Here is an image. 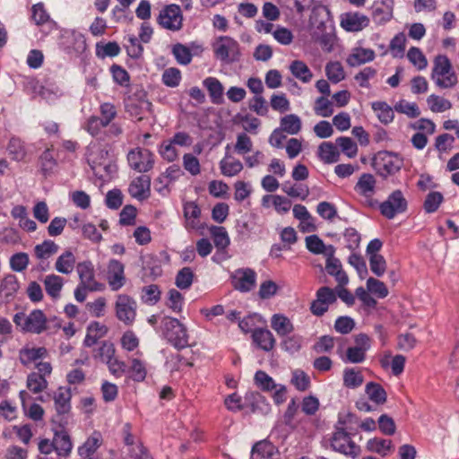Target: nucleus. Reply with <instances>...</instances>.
Wrapping results in <instances>:
<instances>
[{
  "label": "nucleus",
  "instance_id": "cd10ccee",
  "mask_svg": "<svg viewBox=\"0 0 459 459\" xmlns=\"http://www.w3.org/2000/svg\"><path fill=\"white\" fill-rule=\"evenodd\" d=\"M358 428L359 419L355 414L351 412L339 414L335 429L353 435V432L356 431Z\"/></svg>",
  "mask_w": 459,
  "mask_h": 459
},
{
  "label": "nucleus",
  "instance_id": "dca6fc26",
  "mask_svg": "<svg viewBox=\"0 0 459 459\" xmlns=\"http://www.w3.org/2000/svg\"><path fill=\"white\" fill-rule=\"evenodd\" d=\"M128 193L139 201L148 199L151 195V178L147 175L135 178L128 186Z\"/></svg>",
  "mask_w": 459,
  "mask_h": 459
},
{
  "label": "nucleus",
  "instance_id": "680f3d73",
  "mask_svg": "<svg viewBox=\"0 0 459 459\" xmlns=\"http://www.w3.org/2000/svg\"><path fill=\"white\" fill-rule=\"evenodd\" d=\"M161 80L168 87H177L181 81V73L176 67L168 68L163 72Z\"/></svg>",
  "mask_w": 459,
  "mask_h": 459
},
{
  "label": "nucleus",
  "instance_id": "5fc2aeb1",
  "mask_svg": "<svg viewBox=\"0 0 459 459\" xmlns=\"http://www.w3.org/2000/svg\"><path fill=\"white\" fill-rule=\"evenodd\" d=\"M375 111H377V117L383 124H389L394 120V109L385 102H375Z\"/></svg>",
  "mask_w": 459,
  "mask_h": 459
},
{
  "label": "nucleus",
  "instance_id": "0eeeda50",
  "mask_svg": "<svg viewBox=\"0 0 459 459\" xmlns=\"http://www.w3.org/2000/svg\"><path fill=\"white\" fill-rule=\"evenodd\" d=\"M137 303L127 294H119L115 302L117 318L126 325H132L136 317Z\"/></svg>",
  "mask_w": 459,
  "mask_h": 459
},
{
  "label": "nucleus",
  "instance_id": "473e14b6",
  "mask_svg": "<svg viewBox=\"0 0 459 459\" xmlns=\"http://www.w3.org/2000/svg\"><path fill=\"white\" fill-rule=\"evenodd\" d=\"M75 264V257L70 250H66L56 261L55 268L57 272L69 274L73 272Z\"/></svg>",
  "mask_w": 459,
  "mask_h": 459
},
{
  "label": "nucleus",
  "instance_id": "6e6d98bb",
  "mask_svg": "<svg viewBox=\"0 0 459 459\" xmlns=\"http://www.w3.org/2000/svg\"><path fill=\"white\" fill-rule=\"evenodd\" d=\"M142 299L144 303L155 305L160 299V290L158 285L151 284L142 290Z\"/></svg>",
  "mask_w": 459,
  "mask_h": 459
},
{
  "label": "nucleus",
  "instance_id": "79ce46f5",
  "mask_svg": "<svg viewBox=\"0 0 459 459\" xmlns=\"http://www.w3.org/2000/svg\"><path fill=\"white\" fill-rule=\"evenodd\" d=\"M7 152L14 160H22L26 156V150L21 139L12 137L7 145Z\"/></svg>",
  "mask_w": 459,
  "mask_h": 459
},
{
  "label": "nucleus",
  "instance_id": "a18cd8bd",
  "mask_svg": "<svg viewBox=\"0 0 459 459\" xmlns=\"http://www.w3.org/2000/svg\"><path fill=\"white\" fill-rule=\"evenodd\" d=\"M373 401V381H369L366 385L365 394H362L356 402V408L364 412L372 410L370 402Z\"/></svg>",
  "mask_w": 459,
  "mask_h": 459
},
{
  "label": "nucleus",
  "instance_id": "13d9d810",
  "mask_svg": "<svg viewBox=\"0 0 459 459\" xmlns=\"http://www.w3.org/2000/svg\"><path fill=\"white\" fill-rule=\"evenodd\" d=\"M377 427L379 431L385 436H393L396 431L394 419L387 414H382L377 419Z\"/></svg>",
  "mask_w": 459,
  "mask_h": 459
},
{
  "label": "nucleus",
  "instance_id": "052dcab7",
  "mask_svg": "<svg viewBox=\"0 0 459 459\" xmlns=\"http://www.w3.org/2000/svg\"><path fill=\"white\" fill-rule=\"evenodd\" d=\"M184 303L183 295L177 290L171 289L168 292V301L166 305L175 313L182 311Z\"/></svg>",
  "mask_w": 459,
  "mask_h": 459
},
{
  "label": "nucleus",
  "instance_id": "a878e982",
  "mask_svg": "<svg viewBox=\"0 0 459 459\" xmlns=\"http://www.w3.org/2000/svg\"><path fill=\"white\" fill-rule=\"evenodd\" d=\"M184 217L186 219V227L188 229H196L199 224L201 209L195 202H186L184 204Z\"/></svg>",
  "mask_w": 459,
  "mask_h": 459
},
{
  "label": "nucleus",
  "instance_id": "603ef678",
  "mask_svg": "<svg viewBox=\"0 0 459 459\" xmlns=\"http://www.w3.org/2000/svg\"><path fill=\"white\" fill-rule=\"evenodd\" d=\"M194 273L192 269L190 267H183L177 273L175 283L178 288L186 290L192 285Z\"/></svg>",
  "mask_w": 459,
  "mask_h": 459
},
{
  "label": "nucleus",
  "instance_id": "7c9ffc66",
  "mask_svg": "<svg viewBox=\"0 0 459 459\" xmlns=\"http://www.w3.org/2000/svg\"><path fill=\"white\" fill-rule=\"evenodd\" d=\"M271 326L280 336H286L294 330L290 320L287 316L280 314L273 316Z\"/></svg>",
  "mask_w": 459,
  "mask_h": 459
},
{
  "label": "nucleus",
  "instance_id": "de8ad7c7",
  "mask_svg": "<svg viewBox=\"0 0 459 459\" xmlns=\"http://www.w3.org/2000/svg\"><path fill=\"white\" fill-rule=\"evenodd\" d=\"M255 384L263 391L268 392L276 389L278 385L274 380L264 371L258 370L255 374Z\"/></svg>",
  "mask_w": 459,
  "mask_h": 459
},
{
  "label": "nucleus",
  "instance_id": "39448f33",
  "mask_svg": "<svg viewBox=\"0 0 459 459\" xmlns=\"http://www.w3.org/2000/svg\"><path fill=\"white\" fill-rule=\"evenodd\" d=\"M408 202L401 190L392 192L386 200L379 204L381 214L388 219H394L397 214L407 211Z\"/></svg>",
  "mask_w": 459,
  "mask_h": 459
},
{
  "label": "nucleus",
  "instance_id": "412c9836",
  "mask_svg": "<svg viewBox=\"0 0 459 459\" xmlns=\"http://www.w3.org/2000/svg\"><path fill=\"white\" fill-rule=\"evenodd\" d=\"M203 85L208 91L211 100L213 104H222L224 88L221 82L215 77H207L203 81Z\"/></svg>",
  "mask_w": 459,
  "mask_h": 459
},
{
  "label": "nucleus",
  "instance_id": "f3484780",
  "mask_svg": "<svg viewBox=\"0 0 459 459\" xmlns=\"http://www.w3.org/2000/svg\"><path fill=\"white\" fill-rule=\"evenodd\" d=\"M252 459H280L278 448L270 441L264 439L256 442L251 450Z\"/></svg>",
  "mask_w": 459,
  "mask_h": 459
},
{
  "label": "nucleus",
  "instance_id": "69168bd1",
  "mask_svg": "<svg viewBox=\"0 0 459 459\" xmlns=\"http://www.w3.org/2000/svg\"><path fill=\"white\" fill-rule=\"evenodd\" d=\"M120 50L121 48L116 41H109L102 46L97 44L96 46V54L98 56L101 57L117 56L120 53Z\"/></svg>",
  "mask_w": 459,
  "mask_h": 459
},
{
  "label": "nucleus",
  "instance_id": "7ed1b4c3",
  "mask_svg": "<svg viewBox=\"0 0 459 459\" xmlns=\"http://www.w3.org/2000/svg\"><path fill=\"white\" fill-rule=\"evenodd\" d=\"M215 56L221 62L230 64L240 60L241 53L239 44L229 36L218 38V43L213 46Z\"/></svg>",
  "mask_w": 459,
  "mask_h": 459
},
{
  "label": "nucleus",
  "instance_id": "338daca9",
  "mask_svg": "<svg viewBox=\"0 0 459 459\" xmlns=\"http://www.w3.org/2000/svg\"><path fill=\"white\" fill-rule=\"evenodd\" d=\"M113 80L120 86H128L130 82V75L128 72L122 66L114 64L110 67Z\"/></svg>",
  "mask_w": 459,
  "mask_h": 459
},
{
  "label": "nucleus",
  "instance_id": "20e7f679",
  "mask_svg": "<svg viewBox=\"0 0 459 459\" xmlns=\"http://www.w3.org/2000/svg\"><path fill=\"white\" fill-rule=\"evenodd\" d=\"M152 104L147 99L145 91H141L125 100V109L131 117L142 121L146 114L152 112Z\"/></svg>",
  "mask_w": 459,
  "mask_h": 459
},
{
  "label": "nucleus",
  "instance_id": "9b49d317",
  "mask_svg": "<svg viewBox=\"0 0 459 459\" xmlns=\"http://www.w3.org/2000/svg\"><path fill=\"white\" fill-rule=\"evenodd\" d=\"M107 281L112 291L119 290L126 282L125 265L117 259H110L107 266Z\"/></svg>",
  "mask_w": 459,
  "mask_h": 459
},
{
  "label": "nucleus",
  "instance_id": "bf43d9fd",
  "mask_svg": "<svg viewBox=\"0 0 459 459\" xmlns=\"http://www.w3.org/2000/svg\"><path fill=\"white\" fill-rule=\"evenodd\" d=\"M30 263V258L27 253L19 252L13 254L10 258V267L14 272L24 271Z\"/></svg>",
  "mask_w": 459,
  "mask_h": 459
},
{
  "label": "nucleus",
  "instance_id": "72a5a7b5",
  "mask_svg": "<svg viewBox=\"0 0 459 459\" xmlns=\"http://www.w3.org/2000/svg\"><path fill=\"white\" fill-rule=\"evenodd\" d=\"M47 354V349L39 348H23L19 352V359L22 365L27 366L30 363L43 358Z\"/></svg>",
  "mask_w": 459,
  "mask_h": 459
},
{
  "label": "nucleus",
  "instance_id": "0e129e2a",
  "mask_svg": "<svg viewBox=\"0 0 459 459\" xmlns=\"http://www.w3.org/2000/svg\"><path fill=\"white\" fill-rule=\"evenodd\" d=\"M394 110L407 115L409 117L414 118L418 117L420 114L419 107L416 103H410L406 100H400L394 106Z\"/></svg>",
  "mask_w": 459,
  "mask_h": 459
},
{
  "label": "nucleus",
  "instance_id": "1a4fd4ad",
  "mask_svg": "<svg viewBox=\"0 0 459 459\" xmlns=\"http://www.w3.org/2000/svg\"><path fill=\"white\" fill-rule=\"evenodd\" d=\"M351 434L335 429L331 439L332 448L345 455L356 457L360 452V447L351 440Z\"/></svg>",
  "mask_w": 459,
  "mask_h": 459
},
{
  "label": "nucleus",
  "instance_id": "f03ea898",
  "mask_svg": "<svg viewBox=\"0 0 459 459\" xmlns=\"http://www.w3.org/2000/svg\"><path fill=\"white\" fill-rule=\"evenodd\" d=\"M160 327L164 338L178 351L189 345L187 329L178 319L166 316L161 319Z\"/></svg>",
  "mask_w": 459,
  "mask_h": 459
},
{
  "label": "nucleus",
  "instance_id": "aec40b11",
  "mask_svg": "<svg viewBox=\"0 0 459 459\" xmlns=\"http://www.w3.org/2000/svg\"><path fill=\"white\" fill-rule=\"evenodd\" d=\"M355 191L363 198L362 203L373 207V175L363 174L354 187Z\"/></svg>",
  "mask_w": 459,
  "mask_h": 459
},
{
  "label": "nucleus",
  "instance_id": "c85d7f7f",
  "mask_svg": "<svg viewBox=\"0 0 459 459\" xmlns=\"http://www.w3.org/2000/svg\"><path fill=\"white\" fill-rule=\"evenodd\" d=\"M101 435L99 432H94L87 440L78 448L80 456H95V453L101 446Z\"/></svg>",
  "mask_w": 459,
  "mask_h": 459
},
{
  "label": "nucleus",
  "instance_id": "423d86ee",
  "mask_svg": "<svg viewBox=\"0 0 459 459\" xmlns=\"http://www.w3.org/2000/svg\"><path fill=\"white\" fill-rule=\"evenodd\" d=\"M157 22L166 30H180L183 27V14L180 6L175 4L165 5L160 12Z\"/></svg>",
  "mask_w": 459,
  "mask_h": 459
},
{
  "label": "nucleus",
  "instance_id": "864d4df0",
  "mask_svg": "<svg viewBox=\"0 0 459 459\" xmlns=\"http://www.w3.org/2000/svg\"><path fill=\"white\" fill-rule=\"evenodd\" d=\"M20 289V283L14 274H7L0 284V290L4 292L5 296L14 295Z\"/></svg>",
  "mask_w": 459,
  "mask_h": 459
},
{
  "label": "nucleus",
  "instance_id": "4c0bfd02",
  "mask_svg": "<svg viewBox=\"0 0 459 459\" xmlns=\"http://www.w3.org/2000/svg\"><path fill=\"white\" fill-rule=\"evenodd\" d=\"M220 169L222 175L226 177H234L243 169V164L240 160L232 158L231 160L228 157L220 161Z\"/></svg>",
  "mask_w": 459,
  "mask_h": 459
},
{
  "label": "nucleus",
  "instance_id": "2eb2a0df",
  "mask_svg": "<svg viewBox=\"0 0 459 459\" xmlns=\"http://www.w3.org/2000/svg\"><path fill=\"white\" fill-rule=\"evenodd\" d=\"M62 46L66 53L76 56L83 53L87 48L85 37L76 31L67 32L63 36Z\"/></svg>",
  "mask_w": 459,
  "mask_h": 459
},
{
  "label": "nucleus",
  "instance_id": "4be33fe9",
  "mask_svg": "<svg viewBox=\"0 0 459 459\" xmlns=\"http://www.w3.org/2000/svg\"><path fill=\"white\" fill-rule=\"evenodd\" d=\"M55 451L60 456H67L71 453L73 444L68 433L64 430H56L54 438Z\"/></svg>",
  "mask_w": 459,
  "mask_h": 459
},
{
  "label": "nucleus",
  "instance_id": "3c124183",
  "mask_svg": "<svg viewBox=\"0 0 459 459\" xmlns=\"http://www.w3.org/2000/svg\"><path fill=\"white\" fill-rule=\"evenodd\" d=\"M335 143L340 147L341 151L349 158H354L357 155V144L351 137L340 136L335 140Z\"/></svg>",
  "mask_w": 459,
  "mask_h": 459
},
{
  "label": "nucleus",
  "instance_id": "ea45409f",
  "mask_svg": "<svg viewBox=\"0 0 459 459\" xmlns=\"http://www.w3.org/2000/svg\"><path fill=\"white\" fill-rule=\"evenodd\" d=\"M40 170L45 177L50 175L56 166V160L53 156V151L50 149L45 150L39 159Z\"/></svg>",
  "mask_w": 459,
  "mask_h": 459
},
{
  "label": "nucleus",
  "instance_id": "37998d69",
  "mask_svg": "<svg viewBox=\"0 0 459 459\" xmlns=\"http://www.w3.org/2000/svg\"><path fill=\"white\" fill-rule=\"evenodd\" d=\"M27 387L33 394H39L48 387V381L42 375L32 372L28 375Z\"/></svg>",
  "mask_w": 459,
  "mask_h": 459
},
{
  "label": "nucleus",
  "instance_id": "6e6552de",
  "mask_svg": "<svg viewBox=\"0 0 459 459\" xmlns=\"http://www.w3.org/2000/svg\"><path fill=\"white\" fill-rule=\"evenodd\" d=\"M402 166V160L398 156L387 152H379L375 155V169L377 174L386 178L396 173Z\"/></svg>",
  "mask_w": 459,
  "mask_h": 459
},
{
  "label": "nucleus",
  "instance_id": "a19ab883",
  "mask_svg": "<svg viewBox=\"0 0 459 459\" xmlns=\"http://www.w3.org/2000/svg\"><path fill=\"white\" fill-rule=\"evenodd\" d=\"M429 109L435 113H441L452 108L450 100L436 94H431L427 99Z\"/></svg>",
  "mask_w": 459,
  "mask_h": 459
},
{
  "label": "nucleus",
  "instance_id": "58836bf2",
  "mask_svg": "<svg viewBox=\"0 0 459 459\" xmlns=\"http://www.w3.org/2000/svg\"><path fill=\"white\" fill-rule=\"evenodd\" d=\"M281 129L290 134H297L301 129V120L294 114L281 118Z\"/></svg>",
  "mask_w": 459,
  "mask_h": 459
},
{
  "label": "nucleus",
  "instance_id": "ddd939ff",
  "mask_svg": "<svg viewBox=\"0 0 459 459\" xmlns=\"http://www.w3.org/2000/svg\"><path fill=\"white\" fill-rule=\"evenodd\" d=\"M76 270L80 279V284L90 287V291H100L104 285L95 279V271L91 261H83L77 264Z\"/></svg>",
  "mask_w": 459,
  "mask_h": 459
},
{
  "label": "nucleus",
  "instance_id": "bb28decb",
  "mask_svg": "<svg viewBox=\"0 0 459 459\" xmlns=\"http://www.w3.org/2000/svg\"><path fill=\"white\" fill-rule=\"evenodd\" d=\"M373 59V50L362 48H355L348 56L346 62L351 66H359Z\"/></svg>",
  "mask_w": 459,
  "mask_h": 459
},
{
  "label": "nucleus",
  "instance_id": "4468645a",
  "mask_svg": "<svg viewBox=\"0 0 459 459\" xmlns=\"http://www.w3.org/2000/svg\"><path fill=\"white\" fill-rule=\"evenodd\" d=\"M50 328L48 325V319L40 309L32 310L25 319V323L22 325V331L28 333H33L39 334Z\"/></svg>",
  "mask_w": 459,
  "mask_h": 459
},
{
  "label": "nucleus",
  "instance_id": "c03bdc74",
  "mask_svg": "<svg viewBox=\"0 0 459 459\" xmlns=\"http://www.w3.org/2000/svg\"><path fill=\"white\" fill-rule=\"evenodd\" d=\"M282 191L291 197H299L301 200H305L309 195V188L307 186L303 184H295L291 186L290 182L282 184Z\"/></svg>",
  "mask_w": 459,
  "mask_h": 459
},
{
  "label": "nucleus",
  "instance_id": "a211bd4d",
  "mask_svg": "<svg viewBox=\"0 0 459 459\" xmlns=\"http://www.w3.org/2000/svg\"><path fill=\"white\" fill-rule=\"evenodd\" d=\"M253 343L264 351H271L275 346V338L266 328H255L252 331Z\"/></svg>",
  "mask_w": 459,
  "mask_h": 459
},
{
  "label": "nucleus",
  "instance_id": "e2e57ef3",
  "mask_svg": "<svg viewBox=\"0 0 459 459\" xmlns=\"http://www.w3.org/2000/svg\"><path fill=\"white\" fill-rule=\"evenodd\" d=\"M407 57L419 70L425 69L428 65L427 58L418 48H411L407 53Z\"/></svg>",
  "mask_w": 459,
  "mask_h": 459
},
{
  "label": "nucleus",
  "instance_id": "c756f323",
  "mask_svg": "<svg viewBox=\"0 0 459 459\" xmlns=\"http://www.w3.org/2000/svg\"><path fill=\"white\" fill-rule=\"evenodd\" d=\"M44 286L48 295L56 299L60 297V292L64 286V279L56 274L47 275L44 279Z\"/></svg>",
  "mask_w": 459,
  "mask_h": 459
},
{
  "label": "nucleus",
  "instance_id": "49530a36",
  "mask_svg": "<svg viewBox=\"0 0 459 459\" xmlns=\"http://www.w3.org/2000/svg\"><path fill=\"white\" fill-rule=\"evenodd\" d=\"M325 74L333 83H338L345 78V73L340 62H329L325 66Z\"/></svg>",
  "mask_w": 459,
  "mask_h": 459
},
{
  "label": "nucleus",
  "instance_id": "5701e85b",
  "mask_svg": "<svg viewBox=\"0 0 459 459\" xmlns=\"http://www.w3.org/2000/svg\"><path fill=\"white\" fill-rule=\"evenodd\" d=\"M325 270L330 275L334 276L339 286H344L348 283V276L342 270V264L339 259L328 257L326 260Z\"/></svg>",
  "mask_w": 459,
  "mask_h": 459
},
{
  "label": "nucleus",
  "instance_id": "8fccbe9b",
  "mask_svg": "<svg viewBox=\"0 0 459 459\" xmlns=\"http://www.w3.org/2000/svg\"><path fill=\"white\" fill-rule=\"evenodd\" d=\"M172 54L179 65H186L192 61L190 48L181 43H177L173 46Z\"/></svg>",
  "mask_w": 459,
  "mask_h": 459
},
{
  "label": "nucleus",
  "instance_id": "f704fd0d",
  "mask_svg": "<svg viewBox=\"0 0 459 459\" xmlns=\"http://www.w3.org/2000/svg\"><path fill=\"white\" fill-rule=\"evenodd\" d=\"M59 247L50 239L44 240L34 247V255L38 259H48L58 251Z\"/></svg>",
  "mask_w": 459,
  "mask_h": 459
},
{
  "label": "nucleus",
  "instance_id": "f257e3e1",
  "mask_svg": "<svg viewBox=\"0 0 459 459\" xmlns=\"http://www.w3.org/2000/svg\"><path fill=\"white\" fill-rule=\"evenodd\" d=\"M431 79L440 89H452L458 83V77L449 58L437 55L433 60Z\"/></svg>",
  "mask_w": 459,
  "mask_h": 459
},
{
  "label": "nucleus",
  "instance_id": "c9c22d12",
  "mask_svg": "<svg viewBox=\"0 0 459 459\" xmlns=\"http://www.w3.org/2000/svg\"><path fill=\"white\" fill-rule=\"evenodd\" d=\"M213 243L218 249H225L230 245V238L224 227L212 226L209 229Z\"/></svg>",
  "mask_w": 459,
  "mask_h": 459
},
{
  "label": "nucleus",
  "instance_id": "393cba45",
  "mask_svg": "<svg viewBox=\"0 0 459 459\" xmlns=\"http://www.w3.org/2000/svg\"><path fill=\"white\" fill-rule=\"evenodd\" d=\"M318 157L325 164L335 163L339 160L340 152L331 142H323L318 147Z\"/></svg>",
  "mask_w": 459,
  "mask_h": 459
},
{
  "label": "nucleus",
  "instance_id": "6ab92c4d",
  "mask_svg": "<svg viewBox=\"0 0 459 459\" xmlns=\"http://www.w3.org/2000/svg\"><path fill=\"white\" fill-rule=\"evenodd\" d=\"M369 19L359 13H346L341 16V26L347 31H359L367 27Z\"/></svg>",
  "mask_w": 459,
  "mask_h": 459
},
{
  "label": "nucleus",
  "instance_id": "b1692460",
  "mask_svg": "<svg viewBox=\"0 0 459 459\" xmlns=\"http://www.w3.org/2000/svg\"><path fill=\"white\" fill-rule=\"evenodd\" d=\"M71 393L70 389L60 387L54 396L55 408L58 416L67 414L71 410Z\"/></svg>",
  "mask_w": 459,
  "mask_h": 459
},
{
  "label": "nucleus",
  "instance_id": "f8f14e48",
  "mask_svg": "<svg viewBox=\"0 0 459 459\" xmlns=\"http://www.w3.org/2000/svg\"><path fill=\"white\" fill-rule=\"evenodd\" d=\"M230 278L235 290L248 292L255 286L256 273L253 269L243 268L235 271Z\"/></svg>",
  "mask_w": 459,
  "mask_h": 459
},
{
  "label": "nucleus",
  "instance_id": "09e8293b",
  "mask_svg": "<svg viewBox=\"0 0 459 459\" xmlns=\"http://www.w3.org/2000/svg\"><path fill=\"white\" fill-rule=\"evenodd\" d=\"M389 279L391 285L380 280L375 279V299H385L388 296L390 287H394L397 281L394 271L389 272Z\"/></svg>",
  "mask_w": 459,
  "mask_h": 459
},
{
  "label": "nucleus",
  "instance_id": "2f4dec72",
  "mask_svg": "<svg viewBox=\"0 0 459 459\" xmlns=\"http://www.w3.org/2000/svg\"><path fill=\"white\" fill-rule=\"evenodd\" d=\"M290 71L291 74L304 83L311 81L313 74L308 66L300 60H294L290 65Z\"/></svg>",
  "mask_w": 459,
  "mask_h": 459
},
{
  "label": "nucleus",
  "instance_id": "4d7b16f0",
  "mask_svg": "<svg viewBox=\"0 0 459 459\" xmlns=\"http://www.w3.org/2000/svg\"><path fill=\"white\" fill-rule=\"evenodd\" d=\"M363 376L353 368H346L343 372V385L348 388H356L362 385Z\"/></svg>",
  "mask_w": 459,
  "mask_h": 459
},
{
  "label": "nucleus",
  "instance_id": "9d476101",
  "mask_svg": "<svg viewBox=\"0 0 459 459\" xmlns=\"http://www.w3.org/2000/svg\"><path fill=\"white\" fill-rule=\"evenodd\" d=\"M130 167L141 173L148 172L153 168L154 158L151 151L136 149L130 151L127 155Z\"/></svg>",
  "mask_w": 459,
  "mask_h": 459
},
{
  "label": "nucleus",
  "instance_id": "774afa93",
  "mask_svg": "<svg viewBox=\"0 0 459 459\" xmlns=\"http://www.w3.org/2000/svg\"><path fill=\"white\" fill-rule=\"evenodd\" d=\"M115 351L114 344L110 342L104 341L96 351L94 357L100 359L102 362L107 363L108 360L111 359L115 356Z\"/></svg>",
  "mask_w": 459,
  "mask_h": 459
},
{
  "label": "nucleus",
  "instance_id": "e433bc0d",
  "mask_svg": "<svg viewBox=\"0 0 459 459\" xmlns=\"http://www.w3.org/2000/svg\"><path fill=\"white\" fill-rule=\"evenodd\" d=\"M380 364L384 368H387L390 366L393 374L399 376L403 371L405 357L403 355H396L393 358L385 356L380 359Z\"/></svg>",
  "mask_w": 459,
  "mask_h": 459
}]
</instances>
